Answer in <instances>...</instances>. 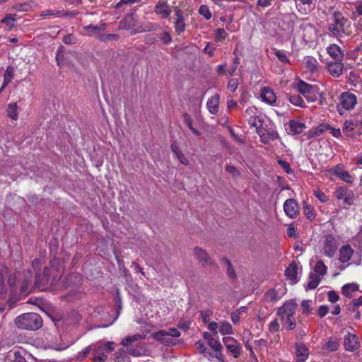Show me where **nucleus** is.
<instances>
[{"mask_svg":"<svg viewBox=\"0 0 362 362\" xmlns=\"http://www.w3.org/2000/svg\"><path fill=\"white\" fill-rule=\"evenodd\" d=\"M14 324L21 329L37 330L42 326V319L37 313H27L16 317Z\"/></svg>","mask_w":362,"mask_h":362,"instance_id":"nucleus-1","label":"nucleus"},{"mask_svg":"<svg viewBox=\"0 0 362 362\" xmlns=\"http://www.w3.org/2000/svg\"><path fill=\"white\" fill-rule=\"evenodd\" d=\"M349 26L348 19L341 13L335 11L332 15V23L328 26V30L334 37L350 35L351 33L348 30Z\"/></svg>","mask_w":362,"mask_h":362,"instance_id":"nucleus-2","label":"nucleus"},{"mask_svg":"<svg viewBox=\"0 0 362 362\" xmlns=\"http://www.w3.org/2000/svg\"><path fill=\"white\" fill-rule=\"evenodd\" d=\"M113 342H101L98 341L93 345V362H105L109 354L115 349Z\"/></svg>","mask_w":362,"mask_h":362,"instance_id":"nucleus-3","label":"nucleus"},{"mask_svg":"<svg viewBox=\"0 0 362 362\" xmlns=\"http://www.w3.org/2000/svg\"><path fill=\"white\" fill-rule=\"evenodd\" d=\"M297 90L301 93L308 102H315L317 99L318 88L316 86L310 85L302 80L297 84Z\"/></svg>","mask_w":362,"mask_h":362,"instance_id":"nucleus-4","label":"nucleus"},{"mask_svg":"<svg viewBox=\"0 0 362 362\" xmlns=\"http://www.w3.org/2000/svg\"><path fill=\"white\" fill-rule=\"evenodd\" d=\"M193 255L202 267H213L215 265V262L208 252L200 247H195L193 249Z\"/></svg>","mask_w":362,"mask_h":362,"instance_id":"nucleus-5","label":"nucleus"},{"mask_svg":"<svg viewBox=\"0 0 362 362\" xmlns=\"http://www.w3.org/2000/svg\"><path fill=\"white\" fill-rule=\"evenodd\" d=\"M334 196L339 200H342L345 205L351 206L354 204L355 195L354 192L346 187H339L334 192Z\"/></svg>","mask_w":362,"mask_h":362,"instance_id":"nucleus-6","label":"nucleus"},{"mask_svg":"<svg viewBox=\"0 0 362 362\" xmlns=\"http://www.w3.org/2000/svg\"><path fill=\"white\" fill-rule=\"evenodd\" d=\"M338 248V243L335 237L332 235H327L323 243V250L325 256L333 257Z\"/></svg>","mask_w":362,"mask_h":362,"instance_id":"nucleus-7","label":"nucleus"},{"mask_svg":"<svg viewBox=\"0 0 362 362\" xmlns=\"http://www.w3.org/2000/svg\"><path fill=\"white\" fill-rule=\"evenodd\" d=\"M297 308V303L295 300L291 299L286 301L277 311V314L284 320L285 317H293Z\"/></svg>","mask_w":362,"mask_h":362,"instance_id":"nucleus-8","label":"nucleus"},{"mask_svg":"<svg viewBox=\"0 0 362 362\" xmlns=\"http://www.w3.org/2000/svg\"><path fill=\"white\" fill-rule=\"evenodd\" d=\"M175 19L174 22V28L177 35H180L185 31L186 23L185 17L183 15V12L178 8H175Z\"/></svg>","mask_w":362,"mask_h":362,"instance_id":"nucleus-9","label":"nucleus"},{"mask_svg":"<svg viewBox=\"0 0 362 362\" xmlns=\"http://www.w3.org/2000/svg\"><path fill=\"white\" fill-rule=\"evenodd\" d=\"M344 345L346 351L353 352L359 348L360 342L356 334L348 332L344 336Z\"/></svg>","mask_w":362,"mask_h":362,"instance_id":"nucleus-10","label":"nucleus"},{"mask_svg":"<svg viewBox=\"0 0 362 362\" xmlns=\"http://www.w3.org/2000/svg\"><path fill=\"white\" fill-rule=\"evenodd\" d=\"M340 102L345 110H351L355 107L357 100L354 94L345 92L341 94Z\"/></svg>","mask_w":362,"mask_h":362,"instance_id":"nucleus-11","label":"nucleus"},{"mask_svg":"<svg viewBox=\"0 0 362 362\" xmlns=\"http://www.w3.org/2000/svg\"><path fill=\"white\" fill-rule=\"evenodd\" d=\"M284 209L288 217L294 218L296 217L298 212V204L295 199H288L284 202Z\"/></svg>","mask_w":362,"mask_h":362,"instance_id":"nucleus-12","label":"nucleus"},{"mask_svg":"<svg viewBox=\"0 0 362 362\" xmlns=\"http://www.w3.org/2000/svg\"><path fill=\"white\" fill-rule=\"evenodd\" d=\"M331 128V125L328 123H321L317 127L310 129L305 133L307 139H311L322 135L325 132Z\"/></svg>","mask_w":362,"mask_h":362,"instance_id":"nucleus-13","label":"nucleus"},{"mask_svg":"<svg viewBox=\"0 0 362 362\" xmlns=\"http://www.w3.org/2000/svg\"><path fill=\"white\" fill-rule=\"evenodd\" d=\"M257 134L260 136L261 141L265 144L279 138L277 132L272 129H258Z\"/></svg>","mask_w":362,"mask_h":362,"instance_id":"nucleus-14","label":"nucleus"},{"mask_svg":"<svg viewBox=\"0 0 362 362\" xmlns=\"http://www.w3.org/2000/svg\"><path fill=\"white\" fill-rule=\"evenodd\" d=\"M154 12L162 18H167L171 13V8L165 1L160 0L154 8Z\"/></svg>","mask_w":362,"mask_h":362,"instance_id":"nucleus-15","label":"nucleus"},{"mask_svg":"<svg viewBox=\"0 0 362 362\" xmlns=\"http://www.w3.org/2000/svg\"><path fill=\"white\" fill-rule=\"evenodd\" d=\"M260 98L262 101L269 105H274L276 101V96L275 95L273 90L269 87L264 86L261 88Z\"/></svg>","mask_w":362,"mask_h":362,"instance_id":"nucleus-16","label":"nucleus"},{"mask_svg":"<svg viewBox=\"0 0 362 362\" xmlns=\"http://www.w3.org/2000/svg\"><path fill=\"white\" fill-rule=\"evenodd\" d=\"M208 344L215 352L212 354L209 351V356L215 357L219 361H223V355L221 354L222 346L220 342L217 339L212 338L208 341Z\"/></svg>","mask_w":362,"mask_h":362,"instance_id":"nucleus-17","label":"nucleus"},{"mask_svg":"<svg viewBox=\"0 0 362 362\" xmlns=\"http://www.w3.org/2000/svg\"><path fill=\"white\" fill-rule=\"evenodd\" d=\"M327 51L329 55L335 61H342L344 54L339 45L336 44L330 45L327 47Z\"/></svg>","mask_w":362,"mask_h":362,"instance_id":"nucleus-18","label":"nucleus"},{"mask_svg":"<svg viewBox=\"0 0 362 362\" xmlns=\"http://www.w3.org/2000/svg\"><path fill=\"white\" fill-rule=\"evenodd\" d=\"M353 254L354 250L349 245H344L339 251V261L341 263H346L351 259Z\"/></svg>","mask_w":362,"mask_h":362,"instance_id":"nucleus-19","label":"nucleus"},{"mask_svg":"<svg viewBox=\"0 0 362 362\" xmlns=\"http://www.w3.org/2000/svg\"><path fill=\"white\" fill-rule=\"evenodd\" d=\"M129 355L134 357L145 356L146 353V349L140 344H131L125 346Z\"/></svg>","mask_w":362,"mask_h":362,"instance_id":"nucleus-20","label":"nucleus"},{"mask_svg":"<svg viewBox=\"0 0 362 362\" xmlns=\"http://www.w3.org/2000/svg\"><path fill=\"white\" fill-rule=\"evenodd\" d=\"M329 73L334 77H339L341 75L344 65L341 62H334L327 64Z\"/></svg>","mask_w":362,"mask_h":362,"instance_id":"nucleus-21","label":"nucleus"},{"mask_svg":"<svg viewBox=\"0 0 362 362\" xmlns=\"http://www.w3.org/2000/svg\"><path fill=\"white\" fill-rule=\"evenodd\" d=\"M152 337L160 343L170 346L173 344V340L167 336L166 330H160L151 334Z\"/></svg>","mask_w":362,"mask_h":362,"instance_id":"nucleus-22","label":"nucleus"},{"mask_svg":"<svg viewBox=\"0 0 362 362\" xmlns=\"http://www.w3.org/2000/svg\"><path fill=\"white\" fill-rule=\"evenodd\" d=\"M296 354L298 358V361L303 362L309 356V350L304 344H296Z\"/></svg>","mask_w":362,"mask_h":362,"instance_id":"nucleus-23","label":"nucleus"},{"mask_svg":"<svg viewBox=\"0 0 362 362\" xmlns=\"http://www.w3.org/2000/svg\"><path fill=\"white\" fill-rule=\"evenodd\" d=\"M334 175L347 183H352L354 177L348 171L344 170L341 167L337 165L333 171Z\"/></svg>","mask_w":362,"mask_h":362,"instance_id":"nucleus-24","label":"nucleus"},{"mask_svg":"<svg viewBox=\"0 0 362 362\" xmlns=\"http://www.w3.org/2000/svg\"><path fill=\"white\" fill-rule=\"evenodd\" d=\"M219 95L216 94L209 98L206 106L210 113L215 115L218 111Z\"/></svg>","mask_w":362,"mask_h":362,"instance_id":"nucleus-25","label":"nucleus"},{"mask_svg":"<svg viewBox=\"0 0 362 362\" xmlns=\"http://www.w3.org/2000/svg\"><path fill=\"white\" fill-rule=\"evenodd\" d=\"M135 25L134 15L127 14L125 17L119 22V28L121 30H130Z\"/></svg>","mask_w":362,"mask_h":362,"instance_id":"nucleus-26","label":"nucleus"},{"mask_svg":"<svg viewBox=\"0 0 362 362\" xmlns=\"http://www.w3.org/2000/svg\"><path fill=\"white\" fill-rule=\"evenodd\" d=\"M289 128L292 134H298L305 129L306 126L305 123L293 119L289 122Z\"/></svg>","mask_w":362,"mask_h":362,"instance_id":"nucleus-27","label":"nucleus"},{"mask_svg":"<svg viewBox=\"0 0 362 362\" xmlns=\"http://www.w3.org/2000/svg\"><path fill=\"white\" fill-rule=\"evenodd\" d=\"M106 24L105 23H100L99 25H89L87 26H85L83 28L84 30L86 31V33L89 35H93L97 33H99L102 31H104L106 29Z\"/></svg>","mask_w":362,"mask_h":362,"instance_id":"nucleus-28","label":"nucleus"},{"mask_svg":"<svg viewBox=\"0 0 362 362\" xmlns=\"http://www.w3.org/2000/svg\"><path fill=\"white\" fill-rule=\"evenodd\" d=\"M357 126V122L346 119L342 126V131L349 137H353V131Z\"/></svg>","mask_w":362,"mask_h":362,"instance_id":"nucleus-29","label":"nucleus"},{"mask_svg":"<svg viewBox=\"0 0 362 362\" xmlns=\"http://www.w3.org/2000/svg\"><path fill=\"white\" fill-rule=\"evenodd\" d=\"M49 279V269L45 267L43 270L42 275L36 274L35 283L39 286L46 285Z\"/></svg>","mask_w":362,"mask_h":362,"instance_id":"nucleus-30","label":"nucleus"},{"mask_svg":"<svg viewBox=\"0 0 362 362\" xmlns=\"http://www.w3.org/2000/svg\"><path fill=\"white\" fill-rule=\"evenodd\" d=\"M298 267L295 263H291L285 270V275L286 277L291 280L295 281L297 279Z\"/></svg>","mask_w":362,"mask_h":362,"instance_id":"nucleus-31","label":"nucleus"},{"mask_svg":"<svg viewBox=\"0 0 362 362\" xmlns=\"http://www.w3.org/2000/svg\"><path fill=\"white\" fill-rule=\"evenodd\" d=\"M34 5L33 1L17 3L13 6V9L16 11L26 12L31 11Z\"/></svg>","mask_w":362,"mask_h":362,"instance_id":"nucleus-32","label":"nucleus"},{"mask_svg":"<svg viewBox=\"0 0 362 362\" xmlns=\"http://www.w3.org/2000/svg\"><path fill=\"white\" fill-rule=\"evenodd\" d=\"M358 290V285L356 284H345L341 289V292L343 295H344L346 297L351 298L352 297V293L356 292Z\"/></svg>","mask_w":362,"mask_h":362,"instance_id":"nucleus-33","label":"nucleus"},{"mask_svg":"<svg viewBox=\"0 0 362 362\" xmlns=\"http://www.w3.org/2000/svg\"><path fill=\"white\" fill-rule=\"evenodd\" d=\"M305 66L312 72L317 70L318 62L314 57H306L304 59Z\"/></svg>","mask_w":362,"mask_h":362,"instance_id":"nucleus-34","label":"nucleus"},{"mask_svg":"<svg viewBox=\"0 0 362 362\" xmlns=\"http://www.w3.org/2000/svg\"><path fill=\"white\" fill-rule=\"evenodd\" d=\"M15 69L13 66H8L6 67L4 74V87H6L13 80L14 77Z\"/></svg>","mask_w":362,"mask_h":362,"instance_id":"nucleus-35","label":"nucleus"},{"mask_svg":"<svg viewBox=\"0 0 362 362\" xmlns=\"http://www.w3.org/2000/svg\"><path fill=\"white\" fill-rule=\"evenodd\" d=\"M319 276L320 275L317 274L316 273L311 272L310 274L308 284V288L309 289H315L317 287L321 281V278Z\"/></svg>","mask_w":362,"mask_h":362,"instance_id":"nucleus-36","label":"nucleus"},{"mask_svg":"<svg viewBox=\"0 0 362 362\" xmlns=\"http://www.w3.org/2000/svg\"><path fill=\"white\" fill-rule=\"evenodd\" d=\"M288 100L291 104L300 107H305V104L302 97L298 94H290L288 95Z\"/></svg>","mask_w":362,"mask_h":362,"instance_id":"nucleus-37","label":"nucleus"},{"mask_svg":"<svg viewBox=\"0 0 362 362\" xmlns=\"http://www.w3.org/2000/svg\"><path fill=\"white\" fill-rule=\"evenodd\" d=\"M221 261L226 263V265L227 267L226 273H227L228 276L233 280L237 278V274H236L235 271L232 265L231 262L226 257H223L221 259Z\"/></svg>","mask_w":362,"mask_h":362,"instance_id":"nucleus-38","label":"nucleus"},{"mask_svg":"<svg viewBox=\"0 0 362 362\" xmlns=\"http://www.w3.org/2000/svg\"><path fill=\"white\" fill-rule=\"evenodd\" d=\"M226 347L228 352L234 355L235 358H237L241 353V346L238 341H236V343L233 344L226 343Z\"/></svg>","mask_w":362,"mask_h":362,"instance_id":"nucleus-39","label":"nucleus"},{"mask_svg":"<svg viewBox=\"0 0 362 362\" xmlns=\"http://www.w3.org/2000/svg\"><path fill=\"white\" fill-rule=\"evenodd\" d=\"M115 362H131L129 354L126 350L121 349L115 354Z\"/></svg>","mask_w":362,"mask_h":362,"instance_id":"nucleus-40","label":"nucleus"},{"mask_svg":"<svg viewBox=\"0 0 362 362\" xmlns=\"http://www.w3.org/2000/svg\"><path fill=\"white\" fill-rule=\"evenodd\" d=\"M248 124L251 127H254L257 129V132H258V129H262L261 126L262 125V120L259 115H254L253 117H250L248 118Z\"/></svg>","mask_w":362,"mask_h":362,"instance_id":"nucleus-41","label":"nucleus"},{"mask_svg":"<svg viewBox=\"0 0 362 362\" xmlns=\"http://www.w3.org/2000/svg\"><path fill=\"white\" fill-rule=\"evenodd\" d=\"M219 332L223 335L232 334V325L227 321H222L220 322Z\"/></svg>","mask_w":362,"mask_h":362,"instance_id":"nucleus-42","label":"nucleus"},{"mask_svg":"<svg viewBox=\"0 0 362 362\" xmlns=\"http://www.w3.org/2000/svg\"><path fill=\"white\" fill-rule=\"evenodd\" d=\"M314 272L320 276H325L327 272V267L322 260H320L316 263Z\"/></svg>","mask_w":362,"mask_h":362,"instance_id":"nucleus-43","label":"nucleus"},{"mask_svg":"<svg viewBox=\"0 0 362 362\" xmlns=\"http://www.w3.org/2000/svg\"><path fill=\"white\" fill-rule=\"evenodd\" d=\"M141 339H142V337L140 334H134L132 336H128L122 340L121 344H122L123 346H129L131 344H134V342H136Z\"/></svg>","mask_w":362,"mask_h":362,"instance_id":"nucleus-44","label":"nucleus"},{"mask_svg":"<svg viewBox=\"0 0 362 362\" xmlns=\"http://www.w3.org/2000/svg\"><path fill=\"white\" fill-rule=\"evenodd\" d=\"M183 117H184V121L185 122V124H187V126L189 127V129L197 136H200L201 135V132L200 131H199L198 129H195L193 127V125H192V119L191 118V117L189 116V114L187 113H185L183 115Z\"/></svg>","mask_w":362,"mask_h":362,"instance_id":"nucleus-45","label":"nucleus"},{"mask_svg":"<svg viewBox=\"0 0 362 362\" xmlns=\"http://www.w3.org/2000/svg\"><path fill=\"white\" fill-rule=\"evenodd\" d=\"M16 14H7L5 17L1 21V22L5 25H6L9 28H12L15 25L16 22Z\"/></svg>","mask_w":362,"mask_h":362,"instance_id":"nucleus-46","label":"nucleus"},{"mask_svg":"<svg viewBox=\"0 0 362 362\" xmlns=\"http://www.w3.org/2000/svg\"><path fill=\"white\" fill-rule=\"evenodd\" d=\"M283 321V325L287 330H292L296 327V322L293 317H285Z\"/></svg>","mask_w":362,"mask_h":362,"instance_id":"nucleus-47","label":"nucleus"},{"mask_svg":"<svg viewBox=\"0 0 362 362\" xmlns=\"http://www.w3.org/2000/svg\"><path fill=\"white\" fill-rule=\"evenodd\" d=\"M339 347V344L337 340L329 339L323 346V349H327L329 351H335Z\"/></svg>","mask_w":362,"mask_h":362,"instance_id":"nucleus-48","label":"nucleus"},{"mask_svg":"<svg viewBox=\"0 0 362 362\" xmlns=\"http://www.w3.org/2000/svg\"><path fill=\"white\" fill-rule=\"evenodd\" d=\"M8 274V269L6 267L0 269V293L5 291V276Z\"/></svg>","mask_w":362,"mask_h":362,"instance_id":"nucleus-49","label":"nucleus"},{"mask_svg":"<svg viewBox=\"0 0 362 362\" xmlns=\"http://www.w3.org/2000/svg\"><path fill=\"white\" fill-rule=\"evenodd\" d=\"M77 11H66L64 10L56 11L55 16L57 17L74 18L78 15Z\"/></svg>","mask_w":362,"mask_h":362,"instance_id":"nucleus-50","label":"nucleus"},{"mask_svg":"<svg viewBox=\"0 0 362 362\" xmlns=\"http://www.w3.org/2000/svg\"><path fill=\"white\" fill-rule=\"evenodd\" d=\"M199 13L206 20H209L211 18V13L209 10V8L206 5H202L199 9Z\"/></svg>","mask_w":362,"mask_h":362,"instance_id":"nucleus-51","label":"nucleus"},{"mask_svg":"<svg viewBox=\"0 0 362 362\" xmlns=\"http://www.w3.org/2000/svg\"><path fill=\"white\" fill-rule=\"evenodd\" d=\"M303 209L304 214L308 219L313 220L315 218V212L311 206L304 204Z\"/></svg>","mask_w":362,"mask_h":362,"instance_id":"nucleus-52","label":"nucleus"},{"mask_svg":"<svg viewBox=\"0 0 362 362\" xmlns=\"http://www.w3.org/2000/svg\"><path fill=\"white\" fill-rule=\"evenodd\" d=\"M7 113L9 117L13 119H17V105L16 103L9 104L7 109Z\"/></svg>","mask_w":362,"mask_h":362,"instance_id":"nucleus-53","label":"nucleus"},{"mask_svg":"<svg viewBox=\"0 0 362 362\" xmlns=\"http://www.w3.org/2000/svg\"><path fill=\"white\" fill-rule=\"evenodd\" d=\"M225 170L227 173L230 174L233 178H237L240 176V170L233 165H226Z\"/></svg>","mask_w":362,"mask_h":362,"instance_id":"nucleus-54","label":"nucleus"},{"mask_svg":"<svg viewBox=\"0 0 362 362\" xmlns=\"http://www.w3.org/2000/svg\"><path fill=\"white\" fill-rule=\"evenodd\" d=\"M265 298L269 301H276L279 300L278 292L275 289L269 290L265 293Z\"/></svg>","mask_w":362,"mask_h":362,"instance_id":"nucleus-55","label":"nucleus"},{"mask_svg":"<svg viewBox=\"0 0 362 362\" xmlns=\"http://www.w3.org/2000/svg\"><path fill=\"white\" fill-rule=\"evenodd\" d=\"M141 0H120L115 6L117 9L122 8L123 6L132 5L139 3Z\"/></svg>","mask_w":362,"mask_h":362,"instance_id":"nucleus-56","label":"nucleus"},{"mask_svg":"<svg viewBox=\"0 0 362 362\" xmlns=\"http://www.w3.org/2000/svg\"><path fill=\"white\" fill-rule=\"evenodd\" d=\"M314 195L318 199L321 203H326L329 201V197L322 191L315 190Z\"/></svg>","mask_w":362,"mask_h":362,"instance_id":"nucleus-57","label":"nucleus"},{"mask_svg":"<svg viewBox=\"0 0 362 362\" xmlns=\"http://www.w3.org/2000/svg\"><path fill=\"white\" fill-rule=\"evenodd\" d=\"M275 55L276 57L283 63L284 64H288L290 62L288 57L287 55L280 50H276L275 51Z\"/></svg>","mask_w":362,"mask_h":362,"instance_id":"nucleus-58","label":"nucleus"},{"mask_svg":"<svg viewBox=\"0 0 362 362\" xmlns=\"http://www.w3.org/2000/svg\"><path fill=\"white\" fill-rule=\"evenodd\" d=\"M228 34L223 28H218L216 30V40L218 41L224 40Z\"/></svg>","mask_w":362,"mask_h":362,"instance_id":"nucleus-59","label":"nucleus"},{"mask_svg":"<svg viewBox=\"0 0 362 362\" xmlns=\"http://www.w3.org/2000/svg\"><path fill=\"white\" fill-rule=\"evenodd\" d=\"M160 39L165 45L170 44L172 42V37L168 31H164L160 35Z\"/></svg>","mask_w":362,"mask_h":362,"instance_id":"nucleus-60","label":"nucleus"},{"mask_svg":"<svg viewBox=\"0 0 362 362\" xmlns=\"http://www.w3.org/2000/svg\"><path fill=\"white\" fill-rule=\"evenodd\" d=\"M197 349L199 351L200 354L204 355V356H209V352L206 351V349L204 346V344L202 341H199L195 344Z\"/></svg>","mask_w":362,"mask_h":362,"instance_id":"nucleus-61","label":"nucleus"},{"mask_svg":"<svg viewBox=\"0 0 362 362\" xmlns=\"http://www.w3.org/2000/svg\"><path fill=\"white\" fill-rule=\"evenodd\" d=\"M301 307L303 313L309 314L311 311V300H304L301 303Z\"/></svg>","mask_w":362,"mask_h":362,"instance_id":"nucleus-62","label":"nucleus"},{"mask_svg":"<svg viewBox=\"0 0 362 362\" xmlns=\"http://www.w3.org/2000/svg\"><path fill=\"white\" fill-rule=\"evenodd\" d=\"M362 305V296L358 298L353 299L351 303L350 310L355 311V308Z\"/></svg>","mask_w":362,"mask_h":362,"instance_id":"nucleus-63","label":"nucleus"},{"mask_svg":"<svg viewBox=\"0 0 362 362\" xmlns=\"http://www.w3.org/2000/svg\"><path fill=\"white\" fill-rule=\"evenodd\" d=\"M238 80L237 78H231L228 81V88L230 91H232V92L235 91L236 89L238 88Z\"/></svg>","mask_w":362,"mask_h":362,"instance_id":"nucleus-64","label":"nucleus"}]
</instances>
